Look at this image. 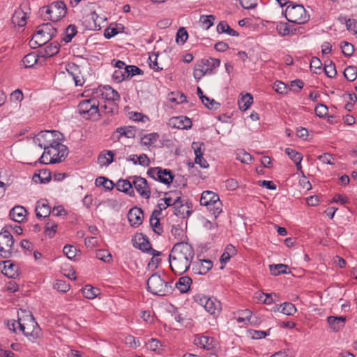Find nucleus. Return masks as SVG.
<instances>
[{"label": "nucleus", "mask_w": 357, "mask_h": 357, "mask_svg": "<svg viewBox=\"0 0 357 357\" xmlns=\"http://www.w3.org/2000/svg\"><path fill=\"white\" fill-rule=\"evenodd\" d=\"M148 291L153 295L165 296L174 290L169 282L162 279L158 273H153L146 281Z\"/></svg>", "instance_id": "nucleus-1"}, {"label": "nucleus", "mask_w": 357, "mask_h": 357, "mask_svg": "<svg viewBox=\"0 0 357 357\" xmlns=\"http://www.w3.org/2000/svg\"><path fill=\"white\" fill-rule=\"evenodd\" d=\"M289 22L303 24L310 20V15L301 4L290 3L282 13Z\"/></svg>", "instance_id": "nucleus-2"}, {"label": "nucleus", "mask_w": 357, "mask_h": 357, "mask_svg": "<svg viewBox=\"0 0 357 357\" xmlns=\"http://www.w3.org/2000/svg\"><path fill=\"white\" fill-rule=\"evenodd\" d=\"M200 205L206 206L208 211L214 215L215 218H217L222 211V204L219 196L213 191L206 190L202 193Z\"/></svg>", "instance_id": "nucleus-3"}, {"label": "nucleus", "mask_w": 357, "mask_h": 357, "mask_svg": "<svg viewBox=\"0 0 357 357\" xmlns=\"http://www.w3.org/2000/svg\"><path fill=\"white\" fill-rule=\"evenodd\" d=\"M15 240L10 232L4 227L0 232V257L9 259L17 251L14 250Z\"/></svg>", "instance_id": "nucleus-4"}, {"label": "nucleus", "mask_w": 357, "mask_h": 357, "mask_svg": "<svg viewBox=\"0 0 357 357\" xmlns=\"http://www.w3.org/2000/svg\"><path fill=\"white\" fill-rule=\"evenodd\" d=\"M99 102L96 98H89L82 100L78 105L79 112L82 115H88L86 119L94 117L95 119H99Z\"/></svg>", "instance_id": "nucleus-5"}, {"label": "nucleus", "mask_w": 357, "mask_h": 357, "mask_svg": "<svg viewBox=\"0 0 357 357\" xmlns=\"http://www.w3.org/2000/svg\"><path fill=\"white\" fill-rule=\"evenodd\" d=\"M24 321H25L26 324L25 336L27 337L29 340L33 342L35 340L41 337V329L31 312H29L26 315Z\"/></svg>", "instance_id": "nucleus-6"}, {"label": "nucleus", "mask_w": 357, "mask_h": 357, "mask_svg": "<svg viewBox=\"0 0 357 357\" xmlns=\"http://www.w3.org/2000/svg\"><path fill=\"white\" fill-rule=\"evenodd\" d=\"M169 262L171 270L176 275H181L189 270L192 261L185 259L183 257L169 255Z\"/></svg>", "instance_id": "nucleus-7"}, {"label": "nucleus", "mask_w": 357, "mask_h": 357, "mask_svg": "<svg viewBox=\"0 0 357 357\" xmlns=\"http://www.w3.org/2000/svg\"><path fill=\"white\" fill-rule=\"evenodd\" d=\"M169 255L183 257L185 259L192 261L195 256L193 247L187 242H177L173 246Z\"/></svg>", "instance_id": "nucleus-8"}, {"label": "nucleus", "mask_w": 357, "mask_h": 357, "mask_svg": "<svg viewBox=\"0 0 357 357\" xmlns=\"http://www.w3.org/2000/svg\"><path fill=\"white\" fill-rule=\"evenodd\" d=\"M52 16L44 17V20H50L53 22L59 21L67 13V7L63 1H56L50 3Z\"/></svg>", "instance_id": "nucleus-9"}, {"label": "nucleus", "mask_w": 357, "mask_h": 357, "mask_svg": "<svg viewBox=\"0 0 357 357\" xmlns=\"http://www.w3.org/2000/svg\"><path fill=\"white\" fill-rule=\"evenodd\" d=\"M130 178H132V187H135L139 195L146 199H149L151 196V190L147 180L140 176H132Z\"/></svg>", "instance_id": "nucleus-10"}, {"label": "nucleus", "mask_w": 357, "mask_h": 357, "mask_svg": "<svg viewBox=\"0 0 357 357\" xmlns=\"http://www.w3.org/2000/svg\"><path fill=\"white\" fill-rule=\"evenodd\" d=\"M133 247L138 248L143 252H149L151 249V244L147 236L140 233L137 234L132 239Z\"/></svg>", "instance_id": "nucleus-11"}, {"label": "nucleus", "mask_w": 357, "mask_h": 357, "mask_svg": "<svg viewBox=\"0 0 357 357\" xmlns=\"http://www.w3.org/2000/svg\"><path fill=\"white\" fill-rule=\"evenodd\" d=\"M169 125L174 128L188 130L192 128V123L190 119L185 116H174L169 119Z\"/></svg>", "instance_id": "nucleus-12"}, {"label": "nucleus", "mask_w": 357, "mask_h": 357, "mask_svg": "<svg viewBox=\"0 0 357 357\" xmlns=\"http://www.w3.org/2000/svg\"><path fill=\"white\" fill-rule=\"evenodd\" d=\"M57 33V29L52 23H43L37 26V34L46 36L45 41L51 40Z\"/></svg>", "instance_id": "nucleus-13"}, {"label": "nucleus", "mask_w": 357, "mask_h": 357, "mask_svg": "<svg viewBox=\"0 0 357 357\" xmlns=\"http://www.w3.org/2000/svg\"><path fill=\"white\" fill-rule=\"evenodd\" d=\"M144 212L141 208L132 207L128 212V218L132 227H138L142 223Z\"/></svg>", "instance_id": "nucleus-14"}, {"label": "nucleus", "mask_w": 357, "mask_h": 357, "mask_svg": "<svg viewBox=\"0 0 357 357\" xmlns=\"http://www.w3.org/2000/svg\"><path fill=\"white\" fill-rule=\"evenodd\" d=\"M213 268V262L210 259L199 260V262H194L192 270L195 274L206 275Z\"/></svg>", "instance_id": "nucleus-15"}, {"label": "nucleus", "mask_w": 357, "mask_h": 357, "mask_svg": "<svg viewBox=\"0 0 357 357\" xmlns=\"http://www.w3.org/2000/svg\"><path fill=\"white\" fill-rule=\"evenodd\" d=\"M156 181L165 185H169L174 178V174L172 171L169 169H162L158 167Z\"/></svg>", "instance_id": "nucleus-16"}, {"label": "nucleus", "mask_w": 357, "mask_h": 357, "mask_svg": "<svg viewBox=\"0 0 357 357\" xmlns=\"http://www.w3.org/2000/svg\"><path fill=\"white\" fill-rule=\"evenodd\" d=\"M51 214V208L47 200L38 201L36 207V215L38 219H45Z\"/></svg>", "instance_id": "nucleus-17"}, {"label": "nucleus", "mask_w": 357, "mask_h": 357, "mask_svg": "<svg viewBox=\"0 0 357 357\" xmlns=\"http://www.w3.org/2000/svg\"><path fill=\"white\" fill-rule=\"evenodd\" d=\"M327 322L329 325L330 328L333 331L338 332L344 327L346 322V317L329 316L327 318Z\"/></svg>", "instance_id": "nucleus-18"}, {"label": "nucleus", "mask_w": 357, "mask_h": 357, "mask_svg": "<svg viewBox=\"0 0 357 357\" xmlns=\"http://www.w3.org/2000/svg\"><path fill=\"white\" fill-rule=\"evenodd\" d=\"M35 143H38V145L40 148H43L44 150H47L49 149H53L55 151L57 149H59V147L62 145L61 143V141L54 140L53 139H36V137L34 138Z\"/></svg>", "instance_id": "nucleus-19"}, {"label": "nucleus", "mask_w": 357, "mask_h": 357, "mask_svg": "<svg viewBox=\"0 0 357 357\" xmlns=\"http://www.w3.org/2000/svg\"><path fill=\"white\" fill-rule=\"evenodd\" d=\"M3 264L2 273L10 278H16L18 276L17 266L11 260L1 262Z\"/></svg>", "instance_id": "nucleus-20"}, {"label": "nucleus", "mask_w": 357, "mask_h": 357, "mask_svg": "<svg viewBox=\"0 0 357 357\" xmlns=\"http://www.w3.org/2000/svg\"><path fill=\"white\" fill-rule=\"evenodd\" d=\"M195 344L200 347L211 350L216 345V341L214 337L210 336H199L195 340Z\"/></svg>", "instance_id": "nucleus-21"}, {"label": "nucleus", "mask_w": 357, "mask_h": 357, "mask_svg": "<svg viewBox=\"0 0 357 357\" xmlns=\"http://www.w3.org/2000/svg\"><path fill=\"white\" fill-rule=\"evenodd\" d=\"M116 189L118 191L122 192L131 197L135 196L132 182L131 183L128 179H119L117 182Z\"/></svg>", "instance_id": "nucleus-22"}, {"label": "nucleus", "mask_w": 357, "mask_h": 357, "mask_svg": "<svg viewBox=\"0 0 357 357\" xmlns=\"http://www.w3.org/2000/svg\"><path fill=\"white\" fill-rule=\"evenodd\" d=\"M205 310L213 316H218L221 311V303L214 297H210L204 306Z\"/></svg>", "instance_id": "nucleus-23"}, {"label": "nucleus", "mask_w": 357, "mask_h": 357, "mask_svg": "<svg viewBox=\"0 0 357 357\" xmlns=\"http://www.w3.org/2000/svg\"><path fill=\"white\" fill-rule=\"evenodd\" d=\"M275 29L278 33L282 37L294 35L297 31L296 27L289 25L287 22H280L276 24Z\"/></svg>", "instance_id": "nucleus-24"}, {"label": "nucleus", "mask_w": 357, "mask_h": 357, "mask_svg": "<svg viewBox=\"0 0 357 357\" xmlns=\"http://www.w3.org/2000/svg\"><path fill=\"white\" fill-rule=\"evenodd\" d=\"M220 65V60H214L213 63L211 67L206 68L204 71L199 70L197 69H194L193 76L195 79L199 82L204 75L207 74H213L215 73V70L218 68Z\"/></svg>", "instance_id": "nucleus-25"}, {"label": "nucleus", "mask_w": 357, "mask_h": 357, "mask_svg": "<svg viewBox=\"0 0 357 357\" xmlns=\"http://www.w3.org/2000/svg\"><path fill=\"white\" fill-rule=\"evenodd\" d=\"M26 13L21 8L16 9L12 16V23L18 26L23 27L26 24Z\"/></svg>", "instance_id": "nucleus-26"}, {"label": "nucleus", "mask_w": 357, "mask_h": 357, "mask_svg": "<svg viewBox=\"0 0 357 357\" xmlns=\"http://www.w3.org/2000/svg\"><path fill=\"white\" fill-rule=\"evenodd\" d=\"M68 147L66 145L62 144L59 147V149H57L54 151L53 156L51 158V159L50 160L48 163H50V164L59 163V162H61L63 160H64L68 156Z\"/></svg>", "instance_id": "nucleus-27"}, {"label": "nucleus", "mask_w": 357, "mask_h": 357, "mask_svg": "<svg viewBox=\"0 0 357 357\" xmlns=\"http://www.w3.org/2000/svg\"><path fill=\"white\" fill-rule=\"evenodd\" d=\"M26 210L22 206H16L13 207L9 213V216L11 220L16 222H22L24 219Z\"/></svg>", "instance_id": "nucleus-28"}, {"label": "nucleus", "mask_w": 357, "mask_h": 357, "mask_svg": "<svg viewBox=\"0 0 357 357\" xmlns=\"http://www.w3.org/2000/svg\"><path fill=\"white\" fill-rule=\"evenodd\" d=\"M60 48V45L58 42L54 41L49 45H47L43 50L40 51L41 57L49 58L56 54Z\"/></svg>", "instance_id": "nucleus-29"}, {"label": "nucleus", "mask_w": 357, "mask_h": 357, "mask_svg": "<svg viewBox=\"0 0 357 357\" xmlns=\"http://www.w3.org/2000/svg\"><path fill=\"white\" fill-rule=\"evenodd\" d=\"M192 280L189 276H182L176 282L175 287L181 294L188 293L190 289Z\"/></svg>", "instance_id": "nucleus-30"}, {"label": "nucleus", "mask_w": 357, "mask_h": 357, "mask_svg": "<svg viewBox=\"0 0 357 357\" xmlns=\"http://www.w3.org/2000/svg\"><path fill=\"white\" fill-rule=\"evenodd\" d=\"M53 139L57 141H63L64 137L62 133L57 130H44L40 131L36 135V139Z\"/></svg>", "instance_id": "nucleus-31"}, {"label": "nucleus", "mask_w": 357, "mask_h": 357, "mask_svg": "<svg viewBox=\"0 0 357 357\" xmlns=\"http://www.w3.org/2000/svg\"><path fill=\"white\" fill-rule=\"evenodd\" d=\"M114 155L112 151H103L98 155V162L101 167H107L114 161Z\"/></svg>", "instance_id": "nucleus-32"}, {"label": "nucleus", "mask_w": 357, "mask_h": 357, "mask_svg": "<svg viewBox=\"0 0 357 357\" xmlns=\"http://www.w3.org/2000/svg\"><path fill=\"white\" fill-rule=\"evenodd\" d=\"M237 253V251L234 246H233L231 244H229L226 246L225 248V250L220 258V261L222 264H225L227 263L231 257L236 255Z\"/></svg>", "instance_id": "nucleus-33"}, {"label": "nucleus", "mask_w": 357, "mask_h": 357, "mask_svg": "<svg viewBox=\"0 0 357 357\" xmlns=\"http://www.w3.org/2000/svg\"><path fill=\"white\" fill-rule=\"evenodd\" d=\"M125 30V26L122 24H116L114 27L112 26L107 27L104 31V36L107 39H110L111 38L115 36L118 33H123Z\"/></svg>", "instance_id": "nucleus-34"}, {"label": "nucleus", "mask_w": 357, "mask_h": 357, "mask_svg": "<svg viewBox=\"0 0 357 357\" xmlns=\"http://www.w3.org/2000/svg\"><path fill=\"white\" fill-rule=\"evenodd\" d=\"M216 29L218 33H227L231 36H239V33L234 29H231L225 21H221L219 22L217 25Z\"/></svg>", "instance_id": "nucleus-35"}, {"label": "nucleus", "mask_w": 357, "mask_h": 357, "mask_svg": "<svg viewBox=\"0 0 357 357\" xmlns=\"http://www.w3.org/2000/svg\"><path fill=\"white\" fill-rule=\"evenodd\" d=\"M40 54H37L36 52H31L27 54L22 59V63L24 68H32L37 63Z\"/></svg>", "instance_id": "nucleus-36"}, {"label": "nucleus", "mask_w": 357, "mask_h": 357, "mask_svg": "<svg viewBox=\"0 0 357 357\" xmlns=\"http://www.w3.org/2000/svg\"><path fill=\"white\" fill-rule=\"evenodd\" d=\"M89 19L85 20V22H87V27L93 31L100 30L101 27L100 24H97L96 20H98L99 16L95 12H91V14L88 16Z\"/></svg>", "instance_id": "nucleus-37"}, {"label": "nucleus", "mask_w": 357, "mask_h": 357, "mask_svg": "<svg viewBox=\"0 0 357 357\" xmlns=\"http://www.w3.org/2000/svg\"><path fill=\"white\" fill-rule=\"evenodd\" d=\"M77 33V28L75 24H69L65 29L62 40L66 43H70Z\"/></svg>", "instance_id": "nucleus-38"}, {"label": "nucleus", "mask_w": 357, "mask_h": 357, "mask_svg": "<svg viewBox=\"0 0 357 357\" xmlns=\"http://www.w3.org/2000/svg\"><path fill=\"white\" fill-rule=\"evenodd\" d=\"M82 291L84 296L88 299H93L100 294L99 289L95 288L90 284L85 285Z\"/></svg>", "instance_id": "nucleus-39"}, {"label": "nucleus", "mask_w": 357, "mask_h": 357, "mask_svg": "<svg viewBox=\"0 0 357 357\" xmlns=\"http://www.w3.org/2000/svg\"><path fill=\"white\" fill-rule=\"evenodd\" d=\"M269 269L271 275L277 276L280 274L289 273L287 269L289 266L283 264H272L269 266Z\"/></svg>", "instance_id": "nucleus-40"}, {"label": "nucleus", "mask_w": 357, "mask_h": 357, "mask_svg": "<svg viewBox=\"0 0 357 357\" xmlns=\"http://www.w3.org/2000/svg\"><path fill=\"white\" fill-rule=\"evenodd\" d=\"M159 137L158 132L144 135L141 137V144L143 146H151L159 139Z\"/></svg>", "instance_id": "nucleus-41"}, {"label": "nucleus", "mask_w": 357, "mask_h": 357, "mask_svg": "<svg viewBox=\"0 0 357 357\" xmlns=\"http://www.w3.org/2000/svg\"><path fill=\"white\" fill-rule=\"evenodd\" d=\"M95 184L96 186H102L106 190H112L115 185L112 181L105 176L98 177Z\"/></svg>", "instance_id": "nucleus-42"}, {"label": "nucleus", "mask_w": 357, "mask_h": 357, "mask_svg": "<svg viewBox=\"0 0 357 357\" xmlns=\"http://www.w3.org/2000/svg\"><path fill=\"white\" fill-rule=\"evenodd\" d=\"M253 102V97L250 93H246L238 100L239 109L242 111L247 110Z\"/></svg>", "instance_id": "nucleus-43"}, {"label": "nucleus", "mask_w": 357, "mask_h": 357, "mask_svg": "<svg viewBox=\"0 0 357 357\" xmlns=\"http://www.w3.org/2000/svg\"><path fill=\"white\" fill-rule=\"evenodd\" d=\"M168 99L171 102H174L176 104H181L184 102H186L187 97L186 96L181 93L179 91L171 92L168 95Z\"/></svg>", "instance_id": "nucleus-44"}, {"label": "nucleus", "mask_w": 357, "mask_h": 357, "mask_svg": "<svg viewBox=\"0 0 357 357\" xmlns=\"http://www.w3.org/2000/svg\"><path fill=\"white\" fill-rule=\"evenodd\" d=\"M126 79H130L135 75H143L144 71L139 67L134 65H129L125 67Z\"/></svg>", "instance_id": "nucleus-45"}, {"label": "nucleus", "mask_w": 357, "mask_h": 357, "mask_svg": "<svg viewBox=\"0 0 357 357\" xmlns=\"http://www.w3.org/2000/svg\"><path fill=\"white\" fill-rule=\"evenodd\" d=\"M171 233L178 242H185L187 238V236L184 235L183 229L179 225H172Z\"/></svg>", "instance_id": "nucleus-46"}, {"label": "nucleus", "mask_w": 357, "mask_h": 357, "mask_svg": "<svg viewBox=\"0 0 357 357\" xmlns=\"http://www.w3.org/2000/svg\"><path fill=\"white\" fill-rule=\"evenodd\" d=\"M57 227V223L48 219V222L45 224V235L47 236L49 238H53L56 232Z\"/></svg>", "instance_id": "nucleus-47"}, {"label": "nucleus", "mask_w": 357, "mask_h": 357, "mask_svg": "<svg viewBox=\"0 0 357 357\" xmlns=\"http://www.w3.org/2000/svg\"><path fill=\"white\" fill-rule=\"evenodd\" d=\"M324 70L325 75L329 78L334 77L337 74L335 65L330 59L325 61Z\"/></svg>", "instance_id": "nucleus-48"}, {"label": "nucleus", "mask_w": 357, "mask_h": 357, "mask_svg": "<svg viewBox=\"0 0 357 357\" xmlns=\"http://www.w3.org/2000/svg\"><path fill=\"white\" fill-rule=\"evenodd\" d=\"M344 77L349 82L354 81L357 77V68L354 66H347L344 69Z\"/></svg>", "instance_id": "nucleus-49"}, {"label": "nucleus", "mask_w": 357, "mask_h": 357, "mask_svg": "<svg viewBox=\"0 0 357 357\" xmlns=\"http://www.w3.org/2000/svg\"><path fill=\"white\" fill-rule=\"evenodd\" d=\"M340 48L342 50V53L346 57L351 56L354 52V45L347 41L342 42L340 45Z\"/></svg>", "instance_id": "nucleus-50"}, {"label": "nucleus", "mask_w": 357, "mask_h": 357, "mask_svg": "<svg viewBox=\"0 0 357 357\" xmlns=\"http://www.w3.org/2000/svg\"><path fill=\"white\" fill-rule=\"evenodd\" d=\"M188 38V33L184 27H180L176 35V42L178 44L183 45Z\"/></svg>", "instance_id": "nucleus-51"}, {"label": "nucleus", "mask_w": 357, "mask_h": 357, "mask_svg": "<svg viewBox=\"0 0 357 357\" xmlns=\"http://www.w3.org/2000/svg\"><path fill=\"white\" fill-rule=\"evenodd\" d=\"M281 312L286 315H293L297 311L295 305L289 302H284L282 304Z\"/></svg>", "instance_id": "nucleus-52"}, {"label": "nucleus", "mask_w": 357, "mask_h": 357, "mask_svg": "<svg viewBox=\"0 0 357 357\" xmlns=\"http://www.w3.org/2000/svg\"><path fill=\"white\" fill-rule=\"evenodd\" d=\"M204 102H202L205 107L208 109L216 110L220 107V104L215 101L214 99H211L206 96L204 97Z\"/></svg>", "instance_id": "nucleus-53"}, {"label": "nucleus", "mask_w": 357, "mask_h": 357, "mask_svg": "<svg viewBox=\"0 0 357 357\" xmlns=\"http://www.w3.org/2000/svg\"><path fill=\"white\" fill-rule=\"evenodd\" d=\"M96 257L106 263H109L112 260L111 254L107 250H98L96 252Z\"/></svg>", "instance_id": "nucleus-54"}, {"label": "nucleus", "mask_w": 357, "mask_h": 357, "mask_svg": "<svg viewBox=\"0 0 357 357\" xmlns=\"http://www.w3.org/2000/svg\"><path fill=\"white\" fill-rule=\"evenodd\" d=\"M236 159L240 160L242 163L248 164L252 160V155L244 150H240L237 153Z\"/></svg>", "instance_id": "nucleus-55"}, {"label": "nucleus", "mask_w": 357, "mask_h": 357, "mask_svg": "<svg viewBox=\"0 0 357 357\" xmlns=\"http://www.w3.org/2000/svg\"><path fill=\"white\" fill-rule=\"evenodd\" d=\"M63 252L69 259H73L76 256L77 249L73 245H66L63 248Z\"/></svg>", "instance_id": "nucleus-56"}, {"label": "nucleus", "mask_w": 357, "mask_h": 357, "mask_svg": "<svg viewBox=\"0 0 357 357\" xmlns=\"http://www.w3.org/2000/svg\"><path fill=\"white\" fill-rule=\"evenodd\" d=\"M126 126L117 128L112 134L111 139L114 142H118L122 137L126 135Z\"/></svg>", "instance_id": "nucleus-57"}, {"label": "nucleus", "mask_w": 357, "mask_h": 357, "mask_svg": "<svg viewBox=\"0 0 357 357\" xmlns=\"http://www.w3.org/2000/svg\"><path fill=\"white\" fill-rule=\"evenodd\" d=\"M285 153L294 162L301 158H303V155L301 153L291 148H286Z\"/></svg>", "instance_id": "nucleus-58"}, {"label": "nucleus", "mask_w": 357, "mask_h": 357, "mask_svg": "<svg viewBox=\"0 0 357 357\" xmlns=\"http://www.w3.org/2000/svg\"><path fill=\"white\" fill-rule=\"evenodd\" d=\"M215 17L213 15H202L200 17V22L203 25H206L205 29L208 30L211 26L213 25V21Z\"/></svg>", "instance_id": "nucleus-59"}, {"label": "nucleus", "mask_w": 357, "mask_h": 357, "mask_svg": "<svg viewBox=\"0 0 357 357\" xmlns=\"http://www.w3.org/2000/svg\"><path fill=\"white\" fill-rule=\"evenodd\" d=\"M273 88L277 93L280 94H286L288 92L287 85L282 81H275L273 84Z\"/></svg>", "instance_id": "nucleus-60"}, {"label": "nucleus", "mask_w": 357, "mask_h": 357, "mask_svg": "<svg viewBox=\"0 0 357 357\" xmlns=\"http://www.w3.org/2000/svg\"><path fill=\"white\" fill-rule=\"evenodd\" d=\"M54 288L62 293H66L70 289V284L64 280H58L54 284Z\"/></svg>", "instance_id": "nucleus-61"}, {"label": "nucleus", "mask_w": 357, "mask_h": 357, "mask_svg": "<svg viewBox=\"0 0 357 357\" xmlns=\"http://www.w3.org/2000/svg\"><path fill=\"white\" fill-rule=\"evenodd\" d=\"M328 111V107L321 103L318 104L314 109L316 115L320 118H324L326 116Z\"/></svg>", "instance_id": "nucleus-62"}, {"label": "nucleus", "mask_w": 357, "mask_h": 357, "mask_svg": "<svg viewBox=\"0 0 357 357\" xmlns=\"http://www.w3.org/2000/svg\"><path fill=\"white\" fill-rule=\"evenodd\" d=\"M322 66V63L321 60L316 56H313L310 61V70L314 73L317 74L318 72L316 70H321Z\"/></svg>", "instance_id": "nucleus-63"}, {"label": "nucleus", "mask_w": 357, "mask_h": 357, "mask_svg": "<svg viewBox=\"0 0 357 357\" xmlns=\"http://www.w3.org/2000/svg\"><path fill=\"white\" fill-rule=\"evenodd\" d=\"M348 31L357 33V20L354 19L344 18Z\"/></svg>", "instance_id": "nucleus-64"}]
</instances>
